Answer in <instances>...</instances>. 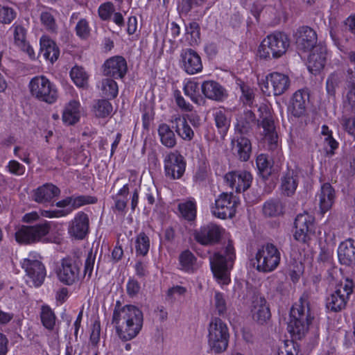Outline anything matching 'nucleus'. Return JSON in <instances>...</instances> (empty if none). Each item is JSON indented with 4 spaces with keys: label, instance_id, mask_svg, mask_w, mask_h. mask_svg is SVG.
<instances>
[{
    "label": "nucleus",
    "instance_id": "1",
    "mask_svg": "<svg viewBox=\"0 0 355 355\" xmlns=\"http://www.w3.org/2000/svg\"><path fill=\"white\" fill-rule=\"evenodd\" d=\"M144 316L142 311L136 306H121L116 302L112 318L119 337L123 340H130L135 338L142 329Z\"/></svg>",
    "mask_w": 355,
    "mask_h": 355
},
{
    "label": "nucleus",
    "instance_id": "2",
    "mask_svg": "<svg viewBox=\"0 0 355 355\" xmlns=\"http://www.w3.org/2000/svg\"><path fill=\"white\" fill-rule=\"evenodd\" d=\"M313 319L308 300L301 297L291 309L288 331L295 339H301L307 332Z\"/></svg>",
    "mask_w": 355,
    "mask_h": 355
},
{
    "label": "nucleus",
    "instance_id": "3",
    "mask_svg": "<svg viewBox=\"0 0 355 355\" xmlns=\"http://www.w3.org/2000/svg\"><path fill=\"white\" fill-rule=\"evenodd\" d=\"M236 258L235 250L228 243L223 252L215 253L211 259V267L214 277L222 286L230 282V271Z\"/></svg>",
    "mask_w": 355,
    "mask_h": 355
},
{
    "label": "nucleus",
    "instance_id": "4",
    "mask_svg": "<svg viewBox=\"0 0 355 355\" xmlns=\"http://www.w3.org/2000/svg\"><path fill=\"white\" fill-rule=\"evenodd\" d=\"M290 46L288 36L282 32H274L261 42L258 55L262 59H277L284 55Z\"/></svg>",
    "mask_w": 355,
    "mask_h": 355
},
{
    "label": "nucleus",
    "instance_id": "5",
    "mask_svg": "<svg viewBox=\"0 0 355 355\" xmlns=\"http://www.w3.org/2000/svg\"><path fill=\"white\" fill-rule=\"evenodd\" d=\"M230 334L227 324L220 318H212L208 325L207 342L210 349L220 354L225 352L229 343Z\"/></svg>",
    "mask_w": 355,
    "mask_h": 355
},
{
    "label": "nucleus",
    "instance_id": "6",
    "mask_svg": "<svg viewBox=\"0 0 355 355\" xmlns=\"http://www.w3.org/2000/svg\"><path fill=\"white\" fill-rule=\"evenodd\" d=\"M28 87L32 96L40 101L53 104L58 98L56 85L43 75L33 77Z\"/></svg>",
    "mask_w": 355,
    "mask_h": 355
},
{
    "label": "nucleus",
    "instance_id": "7",
    "mask_svg": "<svg viewBox=\"0 0 355 355\" xmlns=\"http://www.w3.org/2000/svg\"><path fill=\"white\" fill-rule=\"evenodd\" d=\"M281 253L272 243H266L258 248L254 260V266L259 272H270L279 266Z\"/></svg>",
    "mask_w": 355,
    "mask_h": 355
},
{
    "label": "nucleus",
    "instance_id": "8",
    "mask_svg": "<svg viewBox=\"0 0 355 355\" xmlns=\"http://www.w3.org/2000/svg\"><path fill=\"white\" fill-rule=\"evenodd\" d=\"M81 266L82 261L76 255L62 258L56 269L58 279L67 286L76 284L80 279Z\"/></svg>",
    "mask_w": 355,
    "mask_h": 355
},
{
    "label": "nucleus",
    "instance_id": "9",
    "mask_svg": "<svg viewBox=\"0 0 355 355\" xmlns=\"http://www.w3.org/2000/svg\"><path fill=\"white\" fill-rule=\"evenodd\" d=\"M50 230V223L47 221L35 225H23L15 232V240L21 244L47 242Z\"/></svg>",
    "mask_w": 355,
    "mask_h": 355
},
{
    "label": "nucleus",
    "instance_id": "10",
    "mask_svg": "<svg viewBox=\"0 0 355 355\" xmlns=\"http://www.w3.org/2000/svg\"><path fill=\"white\" fill-rule=\"evenodd\" d=\"M353 292V282L348 279L341 282L336 290L330 293L325 300L326 309L331 312H339L347 305L350 295Z\"/></svg>",
    "mask_w": 355,
    "mask_h": 355
},
{
    "label": "nucleus",
    "instance_id": "11",
    "mask_svg": "<svg viewBox=\"0 0 355 355\" xmlns=\"http://www.w3.org/2000/svg\"><path fill=\"white\" fill-rule=\"evenodd\" d=\"M39 258L37 253H30L21 262V267L26 273V281L31 286H40L46 277L45 267Z\"/></svg>",
    "mask_w": 355,
    "mask_h": 355
},
{
    "label": "nucleus",
    "instance_id": "12",
    "mask_svg": "<svg viewBox=\"0 0 355 355\" xmlns=\"http://www.w3.org/2000/svg\"><path fill=\"white\" fill-rule=\"evenodd\" d=\"M289 86L288 76L278 72L270 73L259 83L261 90L267 96L272 94L275 96L281 95L289 88Z\"/></svg>",
    "mask_w": 355,
    "mask_h": 355
},
{
    "label": "nucleus",
    "instance_id": "13",
    "mask_svg": "<svg viewBox=\"0 0 355 355\" xmlns=\"http://www.w3.org/2000/svg\"><path fill=\"white\" fill-rule=\"evenodd\" d=\"M239 201L232 193H223L215 200L211 207L212 214L221 219L232 218L236 210Z\"/></svg>",
    "mask_w": 355,
    "mask_h": 355
},
{
    "label": "nucleus",
    "instance_id": "14",
    "mask_svg": "<svg viewBox=\"0 0 355 355\" xmlns=\"http://www.w3.org/2000/svg\"><path fill=\"white\" fill-rule=\"evenodd\" d=\"M225 230L214 223H209L201 226L194 232V238L202 245H208L217 243L220 240Z\"/></svg>",
    "mask_w": 355,
    "mask_h": 355
},
{
    "label": "nucleus",
    "instance_id": "15",
    "mask_svg": "<svg viewBox=\"0 0 355 355\" xmlns=\"http://www.w3.org/2000/svg\"><path fill=\"white\" fill-rule=\"evenodd\" d=\"M314 217L307 212L299 214L295 220L293 236L296 241L306 243L314 233Z\"/></svg>",
    "mask_w": 355,
    "mask_h": 355
},
{
    "label": "nucleus",
    "instance_id": "16",
    "mask_svg": "<svg viewBox=\"0 0 355 355\" xmlns=\"http://www.w3.org/2000/svg\"><path fill=\"white\" fill-rule=\"evenodd\" d=\"M224 180L232 190L241 193L249 189L252 182V175L243 170L232 171L225 175Z\"/></svg>",
    "mask_w": 355,
    "mask_h": 355
},
{
    "label": "nucleus",
    "instance_id": "17",
    "mask_svg": "<svg viewBox=\"0 0 355 355\" xmlns=\"http://www.w3.org/2000/svg\"><path fill=\"white\" fill-rule=\"evenodd\" d=\"M164 163L166 177L176 180L180 179L183 175L185 171L186 163L181 155L177 153H171L165 157Z\"/></svg>",
    "mask_w": 355,
    "mask_h": 355
},
{
    "label": "nucleus",
    "instance_id": "18",
    "mask_svg": "<svg viewBox=\"0 0 355 355\" xmlns=\"http://www.w3.org/2000/svg\"><path fill=\"white\" fill-rule=\"evenodd\" d=\"M343 107L350 116L344 115L341 125L350 135L355 137V92H347L343 98Z\"/></svg>",
    "mask_w": 355,
    "mask_h": 355
},
{
    "label": "nucleus",
    "instance_id": "19",
    "mask_svg": "<svg viewBox=\"0 0 355 355\" xmlns=\"http://www.w3.org/2000/svg\"><path fill=\"white\" fill-rule=\"evenodd\" d=\"M89 219L88 215L83 211H78L69 223L68 233L71 237L82 240L89 233Z\"/></svg>",
    "mask_w": 355,
    "mask_h": 355
},
{
    "label": "nucleus",
    "instance_id": "20",
    "mask_svg": "<svg viewBox=\"0 0 355 355\" xmlns=\"http://www.w3.org/2000/svg\"><path fill=\"white\" fill-rule=\"evenodd\" d=\"M180 67L189 75L200 72L202 70L201 58L191 49H183L180 53Z\"/></svg>",
    "mask_w": 355,
    "mask_h": 355
},
{
    "label": "nucleus",
    "instance_id": "21",
    "mask_svg": "<svg viewBox=\"0 0 355 355\" xmlns=\"http://www.w3.org/2000/svg\"><path fill=\"white\" fill-rule=\"evenodd\" d=\"M328 58L329 53L325 45L320 44L315 46L308 58L309 71L313 74L319 73L324 67Z\"/></svg>",
    "mask_w": 355,
    "mask_h": 355
},
{
    "label": "nucleus",
    "instance_id": "22",
    "mask_svg": "<svg viewBox=\"0 0 355 355\" xmlns=\"http://www.w3.org/2000/svg\"><path fill=\"white\" fill-rule=\"evenodd\" d=\"M96 199L92 196H79L71 197L72 208L53 210H43L41 212L42 216L49 218H60L69 214L73 209L81 206L95 203Z\"/></svg>",
    "mask_w": 355,
    "mask_h": 355
},
{
    "label": "nucleus",
    "instance_id": "23",
    "mask_svg": "<svg viewBox=\"0 0 355 355\" xmlns=\"http://www.w3.org/2000/svg\"><path fill=\"white\" fill-rule=\"evenodd\" d=\"M336 199V192L329 183H324L315 195V203L319 207L321 214L329 211Z\"/></svg>",
    "mask_w": 355,
    "mask_h": 355
},
{
    "label": "nucleus",
    "instance_id": "24",
    "mask_svg": "<svg viewBox=\"0 0 355 355\" xmlns=\"http://www.w3.org/2000/svg\"><path fill=\"white\" fill-rule=\"evenodd\" d=\"M128 69L126 60L119 55L107 59L103 64L105 75L114 78H122Z\"/></svg>",
    "mask_w": 355,
    "mask_h": 355
},
{
    "label": "nucleus",
    "instance_id": "25",
    "mask_svg": "<svg viewBox=\"0 0 355 355\" xmlns=\"http://www.w3.org/2000/svg\"><path fill=\"white\" fill-rule=\"evenodd\" d=\"M309 100V94L304 89L295 92L291 101L288 110L295 117H301L306 113V105Z\"/></svg>",
    "mask_w": 355,
    "mask_h": 355
},
{
    "label": "nucleus",
    "instance_id": "26",
    "mask_svg": "<svg viewBox=\"0 0 355 355\" xmlns=\"http://www.w3.org/2000/svg\"><path fill=\"white\" fill-rule=\"evenodd\" d=\"M317 35L315 31L310 27H301L297 32L296 44L297 48L304 51L313 49L316 45Z\"/></svg>",
    "mask_w": 355,
    "mask_h": 355
},
{
    "label": "nucleus",
    "instance_id": "27",
    "mask_svg": "<svg viewBox=\"0 0 355 355\" xmlns=\"http://www.w3.org/2000/svg\"><path fill=\"white\" fill-rule=\"evenodd\" d=\"M60 193L58 187L53 184L46 183L33 191V199L38 203L44 204L51 202Z\"/></svg>",
    "mask_w": 355,
    "mask_h": 355
},
{
    "label": "nucleus",
    "instance_id": "28",
    "mask_svg": "<svg viewBox=\"0 0 355 355\" xmlns=\"http://www.w3.org/2000/svg\"><path fill=\"white\" fill-rule=\"evenodd\" d=\"M338 257L341 264L349 266L355 263V241L349 239L340 243Z\"/></svg>",
    "mask_w": 355,
    "mask_h": 355
},
{
    "label": "nucleus",
    "instance_id": "29",
    "mask_svg": "<svg viewBox=\"0 0 355 355\" xmlns=\"http://www.w3.org/2000/svg\"><path fill=\"white\" fill-rule=\"evenodd\" d=\"M81 107L79 101H70L64 107L62 119L64 124L67 125H74L80 119Z\"/></svg>",
    "mask_w": 355,
    "mask_h": 355
},
{
    "label": "nucleus",
    "instance_id": "30",
    "mask_svg": "<svg viewBox=\"0 0 355 355\" xmlns=\"http://www.w3.org/2000/svg\"><path fill=\"white\" fill-rule=\"evenodd\" d=\"M40 53L43 57L51 63L56 61L60 55V50L55 42L46 35L40 40Z\"/></svg>",
    "mask_w": 355,
    "mask_h": 355
},
{
    "label": "nucleus",
    "instance_id": "31",
    "mask_svg": "<svg viewBox=\"0 0 355 355\" xmlns=\"http://www.w3.org/2000/svg\"><path fill=\"white\" fill-rule=\"evenodd\" d=\"M252 314L253 319L259 323L266 322L270 317V312L266 299L256 297L252 302Z\"/></svg>",
    "mask_w": 355,
    "mask_h": 355
},
{
    "label": "nucleus",
    "instance_id": "32",
    "mask_svg": "<svg viewBox=\"0 0 355 355\" xmlns=\"http://www.w3.org/2000/svg\"><path fill=\"white\" fill-rule=\"evenodd\" d=\"M12 32L15 44L33 58L34 51L26 40V30L20 24L15 23L10 28Z\"/></svg>",
    "mask_w": 355,
    "mask_h": 355
},
{
    "label": "nucleus",
    "instance_id": "33",
    "mask_svg": "<svg viewBox=\"0 0 355 355\" xmlns=\"http://www.w3.org/2000/svg\"><path fill=\"white\" fill-rule=\"evenodd\" d=\"M201 91L203 95L211 100L220 101L225 96V89L214 80H205L201 85Z\"/></svg>",
    "mask_w": 355,
    "mask_h": 355
},
{
    "label": "nucleus",
    "instance_id": "34",
    "mask_svg": "<svg viewBox=\"0 0 355 355\" xmlns=\"http://www.w3.org/2000/svg\"><path fill=\"white\" fill-rule=\"evenodd\" d=\"M255 116L251 110H244L238 113L235 128L241 134L248 132L255 125Z\"/></svg>",
    "mask_w": 355,
    "mask_h": 355
},
{
    "label": "nucleus",
    "instance_id": "35",
    "mask_svg": "<svg viewBox=\"0 0 355 355\" xmlns=\"http://www.w3.org/2000/svg\"><path fill=\"white\" fill-rule=\"evenodd\" d=\"M179 269L187 273H193L200 267L197 258L189 250H184L179 255Z\"/></svg>",
    "mask_w": 355,
    "mask_h": 355
},
{
    "label": "nucleus",
    "instance_id": "36",
    "mask_svg": "<svg viewBox=\"0 0 355 355\" xmlns=\"http://www.w3.org/2000/svg\"><path fill=\"white\" fill-rule=\"evenodd\" d=\"M233 150L237 155L239 159L246 162L250 157L252 145L250 141L245 137L241 136L232 141Z\"/></svg>",
    "mask_w": 355,
    "mask_h": 355
},
{
    "label": "nucleus",
    "instance_id": "37",
    "mask_svg": "<svg viewBox=\"0 0 355 355\" xmlns=\"http://www.w3.org/2000/svg\"><path fill=\"white\" fill-rule=\"evenodd\" d=\"M171 122L175 125L174 128L178 135L184 140L191 141L194 137L193 130L187 121L184 116L176 115L173 116Z\"/></svg>",
    "mask_w": 355,
    "mask_h": 355
},
{
    "label": "nucleus",
    "instance_id": "38",
    "mask_svg": "<svg viewBox=\"0 0 355 355\" xmlns=\"http://www.w3.org/2000/svg\"><path fill=\"white\" fill-rule=\"evenodd\" d=\"M298 184L297 174L293 171L288 169L282 178L281 189L286 196L293 195Z\"/></svg>",
    "mask_w": 355,
    "mask_h": 355
},
{
    "label": "nucleus",
    "instance_id": "39",
    "mask_svg": "<svg viewBox=\"0 0 355 355\" xmlns=\"http://www.w3.org/2000/svg\"><path fill=\"white\" fill-rule=\"evenodd\" d=\"M178 210L181 216L188 221L196 219L197 213L196 202L193 199H189L179 203Z\"/></svg>",
    "mask_w": 355,
    "mask_h": 355
},
{
    "label": "nucleus",
    "instance_id": "40",
    "mask_svg": "<svg viewBox=\"0 0 355 355\" xmlns=\"http://www.w3.org/2000/svg\"><path fill=\"white\" fill-rule=\"evenodd\" d=\"M158 135L161 143L167 148H173L176 144L175 133L168 125L162 123L158 128Z\"/></svg>",
    "mask_w": 355,
    "mask_h": 355
},
{
    "label": "nucleus",
    "instance_id": "41",
    "mask_svg": "<svg viewBox=\"0 0 355 355\" xmlns=\"http://www.w3.org/2000/svg\"><path fill=\"white\" fill-rule=\"evenodd\" d=\"M227 111L223 107H219L214 111L216 125L221 132H225L230 125V119Z\"/></svg>",
    "mask_w": 355,
    "mask_h": 355
},
{
    "label": "nucleus",
    "instance_id": "42",
    "mask_svg": "<svg viewBox=\"0 0 355 355\" xmlns=\"http://www.w3.org/2000/svg\"><path fill=\"white\" fill-rule=\"evenodd\" d=\"M284 207L280 200L271 199L266 202L263 206V213L269 217L278 216L283 214Z\"/></svg>",
    "mask_w": 355,
    "mask_h": 355
},
{
    "label": "nucleus",
    "instance_id": "43",
    "mask_svg": "<svg viewBox=\"0 0 355 355\" xmlns=\"http://www.w3.org/2000/svg\"><path fill=\"white\" fill-rule=\"evenodd\" d=\"M256 164L263 178H267L271 174L273 162L266 154H260L257 157Z\"/></svg>",
    "mask_w": 355,
    "mask_h": 355
},
{
    "label": "nucleus",
    "instance_id": "44",
    "mask_svg": "<svg viewBox=\"0 0 355 355\" xmlns=\"http://www.w3.org/2000/svg\"><path fill=\"white\" fill-rule=\"evenodd\" d=\"M261 125L266 139L271 145H276L277 135L275 131L274 121L270 118H265L262 120Z\"/></svg>",
    "mask_w": 355,
    "mask_h": 355
},
{
    "label": "nucleus",
    "instance_id": "45",
    "mask_svg": "<svg viewBox=\"0 0 355 355\" xmlns=\"http://www.w3.org/2000/svg\"><path fill=\"white\" fill-rule=\"evenodd\" d=\"M149 237L144 233L140 232L135 239V250L137 255L146 256L150 249Z\"/></svg>",
    "mask_w": 355,
    "mask_h": 355
},
{
    "label": "nucleus",
    "instance_id": "46",
    "mask_svg": "<svg viewBox=\"0 0 355 355\" xmlns=\"http://www.w3.org/2000/svg\"><path fill=\"white\" fill-rule=\"evenodd\" d=\"M70 77L77 87H83L87 84L88 76L81 67H73L71 69Z\"/></svg>",
    "mask_w": 355,
    "mask_h": 355
},
{
    "label": "nucleus",
    "instance_id": "47",
    "mask_svg": "<svg viewBox=\"0 0 355 355\" xmlns=\"http://www.w3.org/2000/svg\"><path fill=\"white\" fill-rule=\"evenodd\" d=\"M42 26L51 33H56L58 25L55 19L54 12L52 10L44 11L40 15Z\"/></svg>",
    "mask_w": 355,
    "mask_h": 355
},
{
    "label": "nucleus",
    "instance_id": "48",
    "mask_svg": "<svg viewBox=\"0 0 355 355\" xmlns=\"http://www.w3.org/2000/svg\"><path fill=\"white\" fill-rule=\"evenodd\" d=\"M40 318L42 324L48 329H53L55 324V315L52 309L47 305L42 306Z\"/></svg>",
    "mask_w": 355,
    "mask_h": 355
},
{
    "label": "nucleus",
    "instance_id": "49",
    "mask_svg": "<svg viewBox=\"0 0 355 355\" xmlns=\"http://www.w3.org/2000/svg\"><path fill=\"white\" fill-rule=\"evenodd\" d=\"M101 88L103 95L107 98H114L118 94V85L112 79H103L101 82Z\"/></svg>",
    "mask_w": 355,
    "mask_h": 355
},
{
    "label": "nucleus",
    "instance_id": "50",
    "mask_svg": "<svg viewBox=\"0 0 355 355\" xmlns=\"http://www.w3.org/2000/svg\"><path fill=\"white\" fill-rule=\"evenodd\" d=\"M129 193L128 184H125L118 191L116 196L114 197V205L115 208L119 211H123L127 205L128 195Z\"/></svg>",
    "mask_w": 355,
    "mask_h": 355
},
{
    "label": "nucleus",
    "instance_id": "51",
    "mask_svg": "<svg viewBox=\"0 0 355 355\" xmlns=\"http://www.w3.org/2000/svg\"><path fill=\"white\" fill-rule=\"evenodd\" d=\"M198 90L199 85L193 80H189L184 85L183 91L184 94L189 96L195 103H198L200 100V96L198 95Z\"/></svg>",
    "mask_w": 355,
    "mask_h": 355
},
{
    "label": "nucleus",
    "instance_id": "52",
    "mask_svg": "<svg viewBox=\"0 0 355 355\" xmlns=\"http://www.w3.org/2000/svg\"><path fill=\"white\" fill-rule=\"evenodd\" d=\"M186 34L190 45L198 44L200 40V27L198 23L191 22L186 26Z\"/></svg>",
    "mask_w": 355,
    "mask_h": 355
},
{
    "label": "nucleus",
    "instance_id": "53",
    "mask_svg": "<svg viewBox=\"0 0 355 355\" xmlns=\"http://www.w3.org/2000/svg\"><path fill=\"white\" fill-rule=\"evenodd\" d=\"M17 13L14 9L6 5L0 4V22L9 24L16 17Z\"/></svg>",
    "mask_w": 355,
    "mask_h": 355
},
{
    "label": "nucleus",
    "instance_id": "54",
    "mask_svg": "<svg viewBox=\"0 0 355 355\" xmlns=\"http://www.w3.org/2000/svg\"><path fill=\"white\" fill-rule=\"evenodd\" d=\"M298 345L293 340H286L279 348V355H298Z\"/></svg>",
    "mask_w": 355,
    "mask_h": 355
},
{
    "label": "nucleus",
    "instance_id": "55",
    "mask_svg": "<svg viewBox=\"0 0 355 355\" xmlns=\"http://www.w3.org/2000/svg\"><path fill=\"white\" fill-rule=\"evenodd\" d=\"M76 35L83 40H86L90 35L91 28L88 21L85 19H81L77 23L76 28Z\"/></svg>",
    "mask_w": 355,
    "mask_h": 355
},
{
    "label": "nucleus",
    "instance_id": "56",
    "mask_svg": "<svg viewBox=\"0 0 355 355\" xmlns=\"http://www.w3.org/2000/svg\"><path fill=\"white\" fill-rule=\"evenodd\" d=\"M214 307L219 315H223L227 311V304L223 293L215 292L214 299Z\"/></svg>",
    "mask_w": 355,
    "mask_h": 355
},
{
    "label": "nucleus",
    "instance_id": "57",
    "mask_svg": "<svg viewBox=\"0 0 355 355\" xmlns=\"http://www.w3.org/2000/svg\"><path fill=\"white\" fill-rule=\"evenodd\" d=\"M341 77L337 73H333L329 75L326 81V89L329 95L334 96L336 89L340 82Z\"/></svg>",
    "mask_w": 355,
    "mask_h": 355
},
{
    "label": "nucleus",
    "instance_id": "58",
    "mask_svg": "<svg viewBox=\"0 0 355 355\" xmlns=\"http://www.w3.org/2000/svg\"><path fill=\"white\" fill-rule=\"evenodd\" d=\"M112 111V104L106 101H98L96 107V115L98 117H105L111 114Z\"/></svg>",
    "mask_w": 355,
    "mask_h": 355
},
{
    "label": "nucleus",
    "instance_id": "59",
    "mask_svg": "<svg viewBox=\"0 0 355 355\" xmlns=\"http://www.w3.org/2000/svg\"><path fill=\"white\" fill-rule=\"evenodd\" d=\"M114 10V6L112 2L103 3L98 8V15L101 19L108 20L111 18Z\"/></svg>",
    "mask_w": 355,
    "mask_h": 355
},
{
    "label": "nucleus",
    "instance_id": "60",
    "mask_svg": "<svg viewBox=\"0 0 355 355\" xmlns=\"http://www.w3.org/2000/svg\"><path fill=\"white\" fill-rule=\"evenodd\" d=\"M8 171L16 176H21L24 174L26 168L17 160H10L6 166Z\"/></svg>",
    "mask_w": 355,
    "mask_h": 355
},
{
    "label": "nucleus",
    "instance_id": "61",
    "mask_svg": "<svg viewBox=\"0 0 355 355\" xmlns=\"http://www.w3.org/2000/svg\"><path fill=\"white\" fill-rule=\"evenodd\" d=\"M96 260V254L90 250L85 262L84 276L88 275L89 278L92 274Z\"/></svg>",
    "mask_w": 355,
    "mask_h": 355
},
{
    "label": "nucleus",
    "instance_id": "62",
    "mask_svg": "<svg viewBox=\"0 0 355 355\" xmlns=\"http://www.w3.org/2000/svg\"><path fill=\"white\" fill-rule=\"evenodd\" d=\"M174 97L177 105L184 112H191L193 109V105L187 102L184 97L181 95L180 92L177 90L174 93Z\"/></svg>",
    "mask_w": 355,
    "mask_h": 355
},
{
    "label": "nucleus",
    "instance_id": "63",
    "mask_svg": "<svg viewBox=\"0 0 355 355\" xmlns=\"http://www.w3.org/2000/svg\"><path fill=\"white\" fill-rule=\"evenodd\" d=\"M13 153L24 163L27 164H30L31 163V160L30 159L31 153L28 149H22L19 146H15Z\"/></svg>",
    "mask_w": 355,
    "mask_h": 355
},
{
    "label": "nucleus",
    "instance_id": "64",
    "mask_svg": "<svg viewBox=\"0 0 355 355\" xmlns=\"http://www.w3.org/2000/svg\"><path fill=\"white\" fill-rule=\"evenodd\" d=\"M241 89L242 92L241 99L243 103L246 105H250L252 103L254 98L253 89L246 85L241 86Z\"/></svg>",
    "mask_w": 355,
    "mask_h": 355
}]
</instances>
